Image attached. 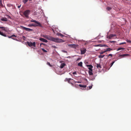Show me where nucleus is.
<instances>
[{
    "label": "nucleus",
    "instance_id": "nucleus-32",
    "mask_svg": "<svg viewBox=\"0 0 131 131\" xmlns=\"http://www.w3.org/2000/svg\"><path fill=\"white\" fill-rule=\"evenodd\" d=\"M42 50L43 51V52H47V51L46 50H45L43 48H42Z\"/></svg>",
    "mask_w": 131,
    "mask_h": 131
},
{
    "label": "nucleus",
    "instance_id": "nucleus-20",
    "mask_svg": "<svg viewBox=\"0 0 131 131\" xmlns=\"http://www.w3.org/2000/svg\"><path fill=\"white\" fill-rule=\"evenodd\" d=\"M92 70L91 71H89L88 73L90 75H92L93 74V73H92Z\"/></svg>",
    "mask_w": 131,
    "mask_h": 131
},
{
    "label": "nucleus",
    "instance_id": "nucleus-25",
    "mask_svg": "<svg viewBox=\"0 0 131 131\" xmlns=\"http://www.w3.org/2000/svg\"><path fill=\"white\" fill-rule=\"evenodd\" d=\"M104 56H105L104 55H100L99 56V57L100 58H103L104 57Z\"/></svg>",
    "mask_w": 131,
    "mask_h": 131
},
{
    "label": "nucleus",
    "instance_id": "nucleus-45",
    "mask_svg": "<svg viewBox=\"0 0 131 131\" xmlns=\"http://www.w3.org/2000/svg\"><path fill=\"white\" fill-rule=\"evenodd\" d=\"M75 82V83H76V82H77V83H81V82H79V81H78V82H77V81H76V82Z\"/></svg>",
    "mask_w": 131,
    "mask_h": 131
},
{
    "label": "nucleus",
    "instance_id": "nucleus-34",
    "mask_svg": "<svg viewBox=\"0 0 131 131\" xmlns=\"http://www.w3.org/2000/svg\"><path fill=\"white\" fill-rule=\"evenodd\" d=\"M6 16L8 18H10V19L11 18L10 17L9 15H6Z\"/></svg>",
    "mask_w": 131,
    "mask_h": 131
},
{
    "label": "nucleus",
    "instance_id": "nucleus-18",
    "mask_svg": "<svg viewBox=\"0 0 131 131\" xmlns=\"http://www.w3.org/2000/svg\"><path fill=\"white\" fill-rule=\"evenodd\" d=\"M79 86H80V87H82L84 88H85L86 86V85H84L82 84H80L79 85Z\"/></svg>",
    "mask_w": 131,
    "mask_h": 131
},
{
    "label": "nucleus",
    "instance_id": "nucleus-13",
    "mask_svg": "<svg viewBox=\"0 0 131 131\" xmlns=\"http://www.w3.org/2000/svg\"><path fill=\"white\" fill-rule=\"evenodd\" d=\"M1 28L2 29V30L5 31H7L8 30V28L5 27H1Z\"/></svg>",
    "mask_w": 131,
    "mask_h": 131
},
{
    "label": "nucleus",
    "instance_id": "nucleus-48",
    "mask_svg": "<svg viewBox=\"0 0 131 131\" xmlns=\"http://www.w3.org/2000/svg\"><path fill=\"white\" fill-rule=\"evenodd\" d=\"M100 45H97L96 46H100Z\"/></svg>",
    "mask_w": 131,
    "mask_h": 131
},
{
    "label": "nucleus",
    "instance_id": "nucleus-5",
    "mask_svg": "<svg viewBox=\"0 0 131 131\" xmlns=\"http://www.w3.org/2000/svg\"><path fill=\"white\" fill-rule=\"evenodd\" d=\"M68 46L69 47L74 48H76L78 46V45L75 44H69Z\"/></svg>",
    "mask_w": 131,
    "mask_h": 131
},
{
    "label": "nucleus",
    "instance_id": "nucleus-16",
    "mask_svg": "<svg viewBox=\"0 0 131 131\" xmlns=\"http://www.w3.org/2000/svg\"><path fill=\"white\" fill-rule=\"evenodd\" d=\"M96 67L98 69H100L102 68L101 66V65L98 63L96 64Z\"/></svg>",
    "mask_w": 131,
    "mask_h": 131
},
{
    "label": "nucleus",
    "instance_id": "nucleus-27",
    "mask_svg": "<svg viewBox=\"0 0 131 131\" xmlns=\"http://www.w3.org/2000/svg\"><path fill=\"white\" fill-rule=\"evenodd\" d=\"M124 49L123 48H118V49L117 50V51H118L119 50H122V49H123V50H124Z\"/></svg>",
    "mask_w": 131,
    "mask_h": 131
},
{
    "label": "nucleus",
    "instance_id": "nucleus-37",
    "mask_svg": "<svg viewBox=\"0 0 131 131\" xmlns=\"http://www.w3.org/2000/svg\"><path fill=\"white\" fill-rule=\"evenodd\" d=\"M111 56L112 57V54H109L108 55V57Z\"/></svg>",
    "mask_w": 131,
    "mask_h": 131
},
{
    "label": "nucleus",
    "instance_id": "nucleus-22",
    "mask_svg": "<svg viewBox=\"0 0 131 131\" xmlns=\"http://www.w3.org/2000/svg\"><path fill=\"white\" fill-rule=\"evenodd\" d=\"M13 37H16V36L14 35H12L10 36H8V37L9 38H12V39H13L12 38Z\"/></svg>",
    "mask_w": 131,
    "mask_h": 131
},
{
    "label": "nucleus",
    "instance_id": "nucleus-21",
    "mask_svg": "<svg viewBox=\"0 0 131 131\" xmlns=\"http://www.w3.org/2000/svg\"><path fill=\"white\" fill-rule=\"evenodd\" d=\"M82 62H80V63H79L78 64V65L79 66L81 67H82Z\"/></svg>",
    "mask_w": 131,
    "mask_h": 131
},
{
    "label": "nucleus",
    "instance_id": "nucleus-8",
    "mask_svg": "<svg viewBox=\"0 0 131 131\" xmlns=\"http://www.w3.org/2000/svg\"><path fill=\"white\" fill-rule=\"evenodd\" d=\"M86 51V49L85 48H83L81 49V54H83L85 53Z\"/></svg>",
    "mask_w": 131,
    "mask_h": 131
},
{
    "label": "nucleus",
    "instance_id": "nucleus-44",
    "mask_svg": "<svg viewBox=\"0 0 131 131\" xmlns=\"http://www.w3.org/2000/svg\"><path fill=\"white\" fill-rule=\"evenodd\" d=\"M70 84H71V85H72V86H74V84H73L71 82V83H70Z\"/></svg>",
    "mask_w": 131,
    "mask_h": 131
},
{
    "label": "nucleus",
    "instance_id": "nucleus-41",
    "mask_svg": "<svg viewBox=\"0 0 131 131\" xmlns=\"http://www.w3.org/2000/svg\"><path fill=\"white\" fill-rule=\"evenodd\" d=\"M127 42L129 43H131V41L130 40H127Z\"/></svg>",
    "mask_w": 131,
    "mask_h": 131
},
{
    "label": "nucleus",
    "instance_id": "nucleus-39",
    "mask_svg": "<svg viewBox=\"0 0 131 131\" xmlns=\"http://www.w3.org/2000/svg\"><path fill=\"white\" fill-rule=\"evenodd\" d=\"M81 59V58H79L77 59L76 60V61H78L79 60H80Z\"/></svg>",
    "mask_w": 131,
    "mask_h": 131
},
{
    "label": "nucleus",
    "instance_id": "nucleus-1",
    "mask_svg": "<svg viewBox=\"0 0 131 131\" xmlns=\"http://www.w3.org/2000/svg\"><path fill=\"white\" fill-rule=\"evenodd\" d=\"M42 36L43 37L50 41H51L56 42L59 43L63 42H64L62 39L58 38H55L49 36L47 35H43Z\"/></svg>",
    "mask_w": 131,
    "mask_h": 131
},
{
    "label": "nucleus",
    "instance_id": "nucleus-52",
    "mask_svg": "<svg viewBox=\"0 0 131 131\" xmlns=\"http://www.w3.org/2000/svg\"><path fill=\"white\" fill-rule=\"evenodd\" d=\"M1 28V27H0V29Z\"/></svg>",
    "mask_w": 131,
    "mask_h": 131
},
{
    "label": "nucleus",
    "instance_id": "nucleus-9",
    "mask_svg": "<svg viewBox=\"0 0 131 131\" xmlns=\"http://www.w3.org/2000/svg\"><path fill=\"white\" fill-rule=\"evenodd\" d=\"M73 80V79H71V78H66L64 80L65 81H68V83H71V82L70 81L71 80Z\"/></svg>",
    "mask_w": 131,
    "mask_h": 131
},
{
    "label": "nucleus",
    "instance_id": "nucleus-15",
    "mask_svg": "<svg viewBox=\"0 0 131 131\" xmlns=\"http://www.w3.org/2000/svg\"><path fill=\"white\" fill-rule=\"evenodd\" d=\"M66 66V64L64 63H63L61 64L60 66V68H62Z\"/></svg>",
    "mask_w": 131,
    "mask_h": 131
},
{
    "label": "nucleus",
    "instance_id": "nucleus-40",
    "mask_svg": "<svg viewBox=\"0 0 131 131\" xmlns=\"http://www.w3.org/2000/svg\"><path fill=\"white\" fill-rule=\"evenodd\" d=\"M77 74V73L76 72H74L73 73V74Z\"/></svg>",
    "mask_w": 131,
    "mask_h": 131
},
{
    "label": "nucleus",
    "instance_id": "nucleus-26",
    "mask_svg": "<svg viewBox=\"0 0 131 131\" xmlns=\"http://www.w3.org/2000/svg\"><path fill=\"white\" fill-rule=\"evenodd\" d=\"M92 85H91V86H89V87H88V88H88V90L89 89H89H91L92 88Z\"/></svg>",
    "mask_w": 131,
    "mask_h": 131
},
{
    "label": "nucleus",
    "instance_id": "nucleus-35",
    "mask_svg": "<svg viewBox=\"0 0 131 131\" xmlns=\"http://www.w3.org/2000/svg\"><path fill=\"white\" fill-rule=\"evenodd\" d=\"M115 61H113L111 63V67L113 65L114 63L115 62Z\"/></svg>",
    "mask_w": 131,
    "mask_h": 131
},
{
    "label": "nucleus",
    "instance_id": "nucleus-17",
    "mask_svg": "<svg viewBox=\"0 0 131 131\" xmlns=\"http://www.w3.org/2000/svg\"><path fill=\"white\" fill-rule=\"evenodd\" d=\"M1 20L2 21H8L7 19L6 18H3L1 19Z\"/></svg>",
    "mask_w": 131,
    "mask_h": 131
},
{
    "label": "nucleus",
    "instance_id": "nucleus-49",
    "mask_svg": "<svg viewBox=\"0 0 131 131\" xmlns=\"http://www.w3.org/2000/svg\"><path fill=\"white\" fill-rule=\"evenodd\" d=\"M42 44H43V43H40V46H41V45H42Z\"/></svg>",
    "mask_w": 131,
    "mask_h": 131
},
{
    "label": "nucleus",
    "instance_id": "nucleus-33",
    "mask_svg": "<svg viewBox=\"0 0 131 131\" xmlns=\"http://www.w3.org/2000/svg\"><path fill=\"white\" fill-rule=\"evenodd\" d=\"M110 42L112 43H115L116 42V41H110Z\"/></svg>",
    "mask_w": 131,
    "mask_h": 131
},
{
    "label": "nucleus",
    "instance_id": "nucleus-28",
    "mask_svg": "<svg viewBox=\"0 0 131 131\" xmlns=\"http://www.w3.org/2000/svg\"><path fill=\"white\" fill-rule=\"evenodd\" d=\"M106 52V50H105L103 51H102L100 52V54H103V53L105 52Z\"/></svg>",
    "mask_w": 131,
    "mask_h": 131
},
{
    "label": "nucleus",
    "instance_id": "nucleus-6",
    "mask_svg": "<svg viewBox=\"0 0 131 131\" xmlns=\"http://www.w3.org/2000/svg\"><path fill=\"white\" fill-rule=\"evenodd\" d=\"M116 36V35L111 34L109 36L107 35V38L109 39H111L112 38Z\"/></svg>",
    "mask_w": 131,
    "mask_h": 131
},
{
    "label": "nucleus",
    "instance_id": "nucleus-47",
    "mask_svg": "<svg viewBox=\"0 0 131 131\" xmlns=\"http://www.w3.org/2000/svg\"><path fill=\"white\" fill-rule=\"evenodd\" d=\"M2 2V0H0V3Z\"/></svg>",
    "mask_w": 131,
    "mask_h": 131
},
{
    "label": "nucleus",
    "instance_id": "nucleus-51",
    "mask_svg": "<svg viewBox=\"0 0 131 131\" xmlns=\"http://www.w3.org/2000/svg\"><path fill=\"white\" fill-rule=\"evenodd\" d=\"M23 37H24V38H25V37H24V36H23Z\"/></svg>",
    "mask_w": 131,
    "mask_h": 131
},
{
    "label": "nucleus",
    "instance_id": "nucleus-23",
    "mask_svg": "<svg viewBox=\"0 0 131 131\" xmlns=\"http://www.w3.org/2000/svg\"><path fill=\"white\" fill-rule=\"evenodd\" d=\"M112 50H113V49H112L110 48H107L106 49V52L107 51H110Z\"/></svg>",
    "mask_w": 131,
    "mask_h": 131
},
{
    "label": "nucleus",
    "instance_id": "nucleus-29",
    "mask_svg": "<svg viewBox=\"0 0 131 131\" xmlns=\"http://www.w3.org/2000/svg\"><path fill=\"white\" fill-rule=\"evenodd\" d=\"M111 9V8L109 7H108L106 8V9L108 10H110Z\"/></svg>",
    "mask_w": 131,
    "mask_h": 131
},
{
    "label": "nucleus",
    "instance_id": "nucleus-30",
    "mask_svg": "<svg viewBox=\"0 0 131 131\" xmlns=\"http://www.w3.org/2000/svg\"><path fill=\"white\" fill-rule=\"evenodd\" d=\"M28 0H23V2L24 3H26L28 1Z\"/></svg>",
    "mask_w": 131,
    "mask_h": 131
},
{
    "label": "nucleus",
    "instance_id": "nucleus-24",
    "mask_svg": "<svg viewBox=\"0 0 131 131\" xmlns=\"http://www.w3.org/2000/svg\"><path fill=\"white\" fill-rule=\"evenodd\" d=\"M57 35L58 36H60L61 37H63L64 36L63 35L60 33L58 34Z\"/></svg>",
    "mask_w": 131,
    "mask_h": 131
},
{
    "label": "nucleus",
    "instance_id": "nucleus-46",
    "mask_svg": "<svg viewBox=\"0 0 131 131\" xmlns=\"http://www.w3.org/2000/svg\"><path fill=\"white\" fill-rule=\"evenodd\" d=\"M21 7V5H20L19 6H18V8H19Z\"/></svg>",
    "mask_w": 131,
    "mask_h": 131
},
{
    "label": "nucleus",
    "instance_id": "nucleus-10",
    "mask_svg": "<svg viewBox=\"0 0 131 131\" xmlns=\"http://www.w3.org/2000/svg\"><path fill=\"white\" fill-rule=\"evenodd\" d=\"M30 21L31 22L35 23H36V24H38V25H41V24H40V23L39 22H38L36 20H33L32 19V20H30Z\"/></svg>",
    "mask_w": 131,
    "mask_h": 131
},
{
    "label": "nucleus",
    "instance_id": "nucleus-2",
    "mask_svg": "<svg viewBox=\"0 0 131 131\" xmlns=\"http://www.w3.org/2000/svg\"><path fill=\"white\" fill-rule=\"evenodd\" d=\"M30 12V10H27L24 12L23 14L27 18H28L29 15V14Z\"/></svg>",
    "mask_w": 131,
    "mask_h": 131
},
{
    "label": "nucleus",
    "instance_id": "nucleus-12",
    "mask_svg": "<svg viewBox=\"0 0 131 131\" xmlns=\"http://www.w3.org/2000/svg\"><path fill=\"white\" fill-rule=\"evenodd\" d=\"M39 40L45 42L47 43L48 42V41L47 40L43 38H40L39 39Z\"/></svg>",
    "mask_w": 131,
    "mask_h": 131
},
{
    "label": "nucleus",
    "instance_id": "nucleus-38",
    "mask_svg": "<svg viewBox=\"0 0 131 131\" xmlns=\"http://www.w3.org/2000/svg\"><path fill=\"white\" fill-rule=\"evenodd\" d=\"M52 48H57V47L55 46H52Z\"/></svg>",
    "mask_w": 131,
    "mask_h": 131
},
{
    "label": "nucleus",
    "instance_id": "nucleus-19",
    "mask_svg": "<svg viewBox=\"0 0 131 131\" xmlns=\"http://www.w3.org/2000/svg\"><path fill=\"white\" fill-rule=\"evenodd\" d=\"M0 35L3 36H4V37H6L7 36L6 35H5V34L3 32H2L0 31Z\"/></svg>",
    "mask_w": 131,
    "mask_h": 131
},
{
    "label": "nucleus",
    "instance_id": "nucleus-11",
    "mask_svg": "<svg viewBox=\"0 0 131 131\" xmlns=\"http://www.w3.org/2000/svg\"><path fill=\"white\" fill-rule=\"evenodd\" d=\"M87 67H89L88 69L89 70V71L92 70V68L93 66L91 65H86Z\"/></svg>",
    "mask_w": 131,
    "mask_h": 131
},
{
    "label": "nucleus",
    "instance_id": "nucleus-3",
    "mask_svg": "<svg viewBox=\"0 0 131 131\" xmlns=\"http://www.w3.org/2000/svg\"><path fill=\"white\" fill-rule=\"evenodd\" d=\"M27 43L30 47L33 46L34 47H36V43L35 42H34L32 43L30 41H27Z\"/></svg>",
    "mask_w": 131,
    "mask_h": 131
},
{
    "label": "nucleus",
    "instance_id": "nucleus-31",
    "mask_svg": "<svg viewBox=\"0 0 131 131\" xmlns=\"http://www.w3.org/2000/svg\"><path fill=\"white\" fill-rule=\"evenodd\" d=\"M3 5L2 3V2H1V3H0V6L1 7H3Z\"/></svg>",
    "mask_w": 131,
    "mask_h": 131
},
{
    "label": "nucleus",
    "instance_id": "nucleus-14",
    "mask_svg": "<svg viewBox=\"0 0 131 131\" xmlns=\"http://www.w3.org/2000/svg\"><path fill=\"white\" fill-rule=\"evenodd\" d=\"M129 54H123L121 55H120V56L122 57H124L126 56H129Z\"/></svg>",
    "mask_w": 131,
    "mask_h": 131
},
{
    "label": "nucleus",
    "instance_id": "nucleus-36",
    "mask_svg": "<svg viewBox=\"0 0 131 131\" xmlns=\"http://www.w3.org/2000/svg\"><path fill=\"white\" fill-rule=\"evenodd\" d=\"M47 64L49 65L50 66H51V65L50 64V63L49 62H47Z\"/></svg>",
    "mask_w": 131,
    "mask_h": 131
},
{
    "label": "nucleus",
    "instance_id": "nucleus-43",
    "mask_svg": "<svg viewBox=\"0 0 131 131\" xmlns=\"http://www.w3.org/2000/svg\"><path fill=\"white\" fill-rule=\"evenodd\" d=\"M62 52H63L64 53H67V51H65V50H62Z\"/></svg>",
    "mask_w": 131,
    "mask_h": 131
},
{
    "label": "nucleus",
    "instance_id": "nucleus-4",
    "mask_svg": "<svg viewBox=\"0 0 131 131\" xmlns=\"http://www.w3.org/2000/svg\"><path fill=\"white\" fill-rule=\"evenodd\" d=\"M28 26L29 27L31 26H40V27H42L41 25H38V24H29L28 25Z\"/></svg>",
    "mask_w": 131,
    "mask_h": 131
},
{
    "label": "nucleus",
    "instance_id": "nucleus-50",
    "mask_svg": "<svg viewBox=\"0 0 131 131\" xmlns=\"http://www.w3.org/2000/svg\"><path fill=\"white\" fill-rule=\"evenodd\" d=\"M30 1H32V0H29Z\"/></svg>",
    "mask_w": 131,
    "mask_h": 131
},
{
    "label": "nucleus",
    "instance_id": "nucleus-42",
    "mask_svg": "<svg viewBox=\"0 0 131 131\" xmlns=\"http://www.w3.org/2000/svg\"><path fill=\"white\" fill-rule=\"evenodd\" d=\"M126 44V42H123V43H121L120 44V45H121V44Z\"/></svg>",
    "mask_w": 131,
    "mask_h": 131
},
{
    "label": "nucleus",
    "instance_id": "nucleus-7",
    "mask_svg": "<svg viewBox=\"0 0 131 131\" xmlns=\"http://www.w3.org/2000/svg\"><path fill=\"white\" fill-rule=\"evenodd\" d=\"M21 27L22 28L25 30L26 31H32L33 30L32 29H31L29 28H26L25 27H24L21 26Z\"/></svg>",
    "mask_w": 131,
    "mask_h": 131
}]
</instances>
